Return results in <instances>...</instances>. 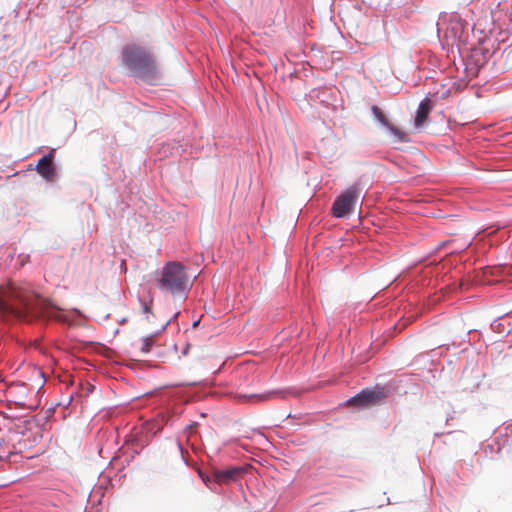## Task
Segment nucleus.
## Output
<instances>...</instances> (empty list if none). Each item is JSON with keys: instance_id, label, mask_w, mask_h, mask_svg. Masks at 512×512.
<instances>
[{"instance_id": "15", "label": "nucleus", "mask_w": 512, "mask_h": 512, "mask_svg": "<svg viewBox=\"0 0 512 512\" xmlns=\"http://www.w3.org/2000/svg\"><path fill=\"white\" fill-rule=\"evenodd\" d=\"M37 173L47 182H51L56 177L57 167L54 161L47 162Z\"/></svg>"}, {"instance_id": "10", "label": "nucleus", "mask_w": 512, "mask_h": 512, "mask_svg": "<svg viewBox=\"0 0 512 512\" xmlns=\"http://www.w3.org/2000/svg\"><path fill=\"white\" fill-rule=\"evenodd\" d=\"M491 56L490 49L478 46L471 50L470 61L477 69H480L487 64Z\"/></svg>"}, {"instance_id": "3", "label": "nucleus", "mask_w": 512, "mask_h": 512, "mask_svg": "<svg viewBox=\"0 0 512 512\" xmlns=\"http://www.w3.org/2000/svg\"><path fill=\"white\" fill-rule=\"evenodd\" d=\"M157 288L161 292L170 293L173 296L186 297L191 289L186 267L176 261L165 263L157 280Z\"/></svg>"}, {"instance_id": "6", "label": "nucleus", "mask_w": 512, "mask_h": 512, "mask_svg": "<svg viewBox=\"0 0 512 512\" xmlns=\"http://www.w3.org/2000/svg\"><path fill=\"white\" fill-rule=\"evenodd\" d=\"M388 396L386 388L379 384H376L372 388H364L359 391L356 395L350 397L347 400V404L355 407H366L381 402Z\"/></svg>"}, {"instance_id": "18", "label": "nucleus", "mask_w": 512, "mask_h": 512, "mask_svg": "<svg viewBox=\"0 0 512 512\" xmlns=\"http://www.w3.org/2000/svg\"><path fill=\"white\" fill-rule=\"evenodd\" d=\"M176 445H177V448H178V450L180 452V455H181V458H182L183 462L186 465H188V462H187V460L185 458V455H184V447L182 446V444H181V442L179 440L176 441Z\"/></svg>"}, {"instance_id": "9", "label": "nucleus", "mask_w": 512, "mask_h": 512, "mask_svg": "<svg viewBox=\"0 0 512 512\" xmlns=\"http://www.w3.org/2000/svg\"><path fill=\"white\" fill-rule=\"evenodd\" d=\"M433 106H434V103H433L432 99L428 96H426L424 99H422L420 101L418 109H417L415 117H414L415 128L419 129L423 126V124L427 120Z\"/></svg>"}, {"instance_id": "19", "label": "nucleus", "mask_w": 512, "mask_h": 512, "mask_svg": "<svg viewBox=\"0 0 512 512\" xmlns=\"http://www.w3.org/2000/svg\"><path fill=\"white\" fill-rule=\"evenodd\" d=\"M198 425L197 422H193L189 425H187L184 429V432L189 436L190 434L193 433L194 429L196 428V426Z\"/></svg>"}, {"instance_id": "8", "label": "nucleus", "mask_w": 512, "mask_h": 512, "mask_svg": "<svg viewBox=\"0 0 512 512\" xmlns=\"http://www.w3.org/2000/svg\"><path fill=\"white\" fill-rule=\"evenodd\" d=\"M246 471L244 466L239 465L229 466L227 468L212 466V477L215 484H229L245 475Z\"/></svg>"}, {"instance_id": "4", "label": "nucleus", "mask_w": 512, "mask_h": 512, "mask_svg": "<svg viewBox=\"0 0 512 512\" xmlns=\"http://www.w3.org/2000/svg\"><path fill=\"white\" fill-rule=\"evenodd\" d=\"M362 192L361 182L356 181L338 195L332 203L331 214L337 219H347L351 216Z\"/></svg>"}, {"instance_id": "11", "label": "nucleus", "mask_w": 512, "mask_h": 512, "mask_svg": "<svg viewBox=\"0 0 512 512\" xmlns=\"http://www.w3.org/2000/svg\"><path fill=\"white\" fill-rule=\"evenodd\" d=\"M286 394H287V390L274 389V390H270V391H267L264 393H259V394H250V395L240 394L238 397H239V399H246V400L261 402V401L268 400L272 396L284 398L286 396Z\"/></svg>"}, {"instance_id": "13", "label": "nucleus", "mask_w": 512, "mask_h": 512, "mask_svg": "<svg viewBox=\"0 0 512 512\" xmlns=\"http://www.w3.org/2000/svg\"><path fill=\"white\" fill-rule=\"evenodd\" d=\"M512 312L505 313L504 315H501L494 319L491 323V329L493 332L502 334L504 336L509 335L512 332V327L510 329H506V323L505 318L511 317Z\"/></svg>"}, {"instance_id": "14", "label": "nucleus", "mask_w": 512, "mask_h": 512, "mask_svg": "<svg viewBox=\"0 0 512 512\" xmlns=\"http://www.w3.org/2000/svg\"><path fill=\"white\" fill-rule=\"evenodd\" d=\"M170 320H168L161 328L160 331H157L149 336H146L142 339V345H141V348H140V352L142 354H149V353H152L153 352V349L154 347H156V344H155V337L161 332L163 331L167 325L169 324Z\"/></svg>"}, {"instance_id": "5", "label": "nucleus", "mask_w": 512, "mask_h": 512, "mask_svg": "<svg viewBox=\"0 0 512 512\" xmlns=\"http://www.w3.org/2000/svg\"><path fill=\"white\" fill-rule=\"evenodd\" d=\"M469 24L458 17H452L443 33L444 40L447 45L452 48L455 46L458 51L464 46L469 37L468 33Z\"/></svg>"}, {"instance_id": "17", "label": "nucleus", "mask_w": 512, "mask_h": 512, "mask_svg": "<svg viewBox=\"0 0 512 512\" xmlns=\"http://www.w3.org/2000/svg\"><path fill=\"white\" fill-rule=\"evenodd\" d=\"M200 478L205 483V485L208 486L209 488H211L212 483H215L213 480V477H212V468L210 469V475L200 473Z\"/></svg>"}, {"instance_id": "7", "label": "nucleus", "mask_w": 512, "mask_h": 512, "mask_svg": "<svg viewBox=\"0 0 512 512\" xmlns=\"http://www.w3.org/2000/svg\"><path fill=\"white\" fill-rule=\"evenodd\" d=\"M371 113H372L374 120L377 123H379V125L383 129H385L387 132H389L390 134H392L395 137L394 142L406 143L409 141L407 134L404 133L403 131H401L396 126L392 125L380 107H378L377 105H372Z\"/></svg>"}, {"instance_id": "22", "label": "nucleus", "mask_w": 512, "mask_h": 512, "mask_svg": "<svg viewBox=\"0 0 512 512\" xmlns=\"http://www.w3.org/2000/svg\"><path fill=\"white\" fill-rule=\"evenodd\" d=\"M190 347H191V345L189 343H187L182 350V355L186 356L189 352Z\"/></svg>"}, {"instance_id": "2", "label": "nucleus", "mask_w": 512, "mask_h": 512, "mask_svg": "<svg viewBox=\"0 0 512 512\" xmlns=\"http://www.w3.org/2000/svg\"><path fill=\"white\" fill-rule=\"evenodd\" d=\"M120 58L121 65L126 69L128 76L149 85H155L160 80L161 73L157 59L147 47L128 43L122 47Z\"/></svg>"}, {"instance_id": "16", "label": "nucleus", "mask_w": 512, "mask_h": 512, "mask_svg": "<svg viewBox=\"0 0 512 512\" xmlns=\"http://www.w3.org/2000/svg\"><path fill=\"white\" fill-rule=\"evenodd\" d=\"M56 149L52 148L48 153L44 154L35 165L34 169L38 171V168L41 169L47 162L54 161L55 159Z\"/></svg>"}, {"instance_id": "1", "label": "nucleus", "mask_w": 512, "mask_h": 512, "mask_svg": "<svg viewBox=\"0 0 512 512\" xmlns=\"http://www.w3.org/2000/svg\"><path fill=\"white\" fill-rule=\"evenodd\" d=\"M0 313L7 323L36 325L41 329L51 321L72 323L60 306L30 285H10L0 299Z\"/></svg>"}, {"instance_id": "12", "label": "nucleus", "mask_w": 512, "mask_h": 512, "mask_svg": "<svg viewBox=\"0 0 512 512\" xmlns=\"http://www.w3.org/2000/svg\"><path fill=\"white\" fill-rule=\"evenodd\" d=\"M150 442V437L145 435L142 432H137L129 436V439L126 441L127 444H130L133 453L139 454Z\"/></svg>"}, {"instance_id": "21", "label": "nucleus", "mask_w": 512, "mask_h": 512, "mask_svg": "<svg viewBox=\"0 0 512 512\" xmlns=\"http://www.w3.org/2000/svg\"><path fill=\"white\" fill-rule=\"evenodd\" d=\"M140 302H141V306H142V311H143V313H144V314H148V313H150V312H151V308H150V306H149L146 302H144V301H142V300H140Z\"/></svg>"}, {"instance_id": "23", "label": "nucleus", "mask_w": 512, "mask_h": 512, "mask_svg": "<svg viewBox=\"0 0 512 512\" xmlns=\"http://www.w3.org/2000/svg\"><path fill=\"white\" fill-rule=\"evenodd\" d=\"M198 324H199V320L194 321V322H193V324H192V327H193V328H195V327H197V326H198Z\"/></svg>"}, {"instance_id": "20", "label": "nucleus", "mask_w": 512, "mask_h": 512, "mask_svg": "<svg viewBox=\"0 0 512 512\" xmlns=\"http://www.w3.org/2000/svg\"><path fill=\"white\" fill-rule=\"evenodd\" d=\"M435 95L438 96L439 99H445L450 95V90L444 89L441 93L436 92Z\"/></svg>"}]
</instances>
